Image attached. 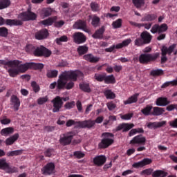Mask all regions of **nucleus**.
Segmentation results:
<instances>
[{
    "instance_id": "nucleus-25",
    "label": "nucleus",
    "mask_w": 177,
    "mask_h": 177,
    "mask_svg": "<svg viewBox=\"0 0 177 177\" xmlns=\"http://www.w3.org/2000/svg\"><path fill=\"white\" fill-rule=\"evenodd\" d=\"M167 124V121L165 120H162V121H160V122H149L148 124H147V128L150 129H158V128H161L163 126L166 125Z\"/></svg>"
},
{
    "instance_id": "nucleus-3",
    "label": "nucleus",
    "mask_w": 177,
    "mask_h": 177,
    "mask_svg": "<svg viewBox=\"0 0 177 177\" xmlns=\"http://www.w3.org/2000/svg\"><path fill=\"white\" fill-rule=\"evenodd\" d=\"M152 40V35L147 31H143L140 34V37L134 41V45L140 47L144 45L149 44Z\"/></svg>"
},
{
    "instance_id": "nucleus-64",
    "label": "nucleus",
    "mask_w": 177,
    "mask_h": 177,
    "mask_svg": "<svg viewBox=\"0 0 177 177\" xmlns=\"http://www.w3.org/2000/svg\"><path fill=\"white\" fill-rule=\"evenodd\" d=\"M153 173V169H145L142 170L140 175L150 176Z\"/></svg>"
},
{
    "instance_id": "nucleus-26",
    "label": "nucleus",
    "mask_w": 177,
    "mask_h": 177,
    "mask_svg": "<svg viewBox=\"0 0 177 177\" xmlns=\"http://www.w3.org/2000/svg\"><path fill=\"white\" fill-rule=\"evenodd\" d=\"M139 95L140 94L138 93H134L133 95L129 97L126 100H124L123 104L124 105H129L136 103L138 100Z\"/></svg>"
},
{
    "instance_id": "nucleus-30",
    "label": "nucleus",
    "mask_w": 177,
    "mask_h": 177,
    "mask_svg": "<svg viewBox=\"0 0 177 177\" xmlns=\"http://www.w3.org/2000/svg\"><path fill=\"white\" fill-rule=\"evenodd\" d=\"M104 32L105 27L104 26H102L101 28L95 30V32L92 35V37L95 39H102Z\"/></svg>"
},
{
    "instance_id": "nucleus-38",
    "label": "nucleus",
    "mask_w": 177,
    "mask_h": 177,
    "mask_svg": "<svg viewBox=\"0 0 177 177\" xmlns=\"http://www.w3.org/2000/svg\"><path fill=\"white\" fill-rule=\"evenodd\" d=\"M116 80L115 76L111 74L107 75V74L105 75V78H104V84H115Z\"/></svg>"
},
{
    "instance_id": "nucleus-40",
    "label": "nucleus",
    "mask_w": 177,
    "mask_h": 177,
    "mask_svg": "<svg viewBox=\"0 0 177 177\" xmlns=\"http://www.w3.org/2000/svg\"><path fill=\"white\" fill-rule=\"evenodd\" d=\"M88 47L86 45L79 46L77 47V53L80 56H82L88 53Z\"/></svg>"
},
{
    "instance_id": "nucleus-31",
    "label": "nucleus",
    "mask_w": 177,
    "mask_h": 177,
    "mask_svg": "<svg viewBox=\"0 0 177 177\" xmlns=\"http://www.w3.org/2000/svg\"><path fill=\"white\" fill-rule=\"evenodd\" d=\"M10 102L13 104L15 111H18L21 105L20 99L16 95H12L10 98Z\"/></svg>"
},
{
    "instance_id": "nucleus-2",
    "label": "nucleus",
    "mask_w": 177,
    "mask_h": 177,
    "mask_svg": "<svg viewBox=\"0 0 177 177\" xmlns=\"http://www.w3.org/2000/svg\"><path fill=\"white\" fill-rule=\"evenodd\" d=\"M102 140L98 144V148L100 149H104L110 147L114 143V134L111 132H103L102 133Z\"/></svg>"
},
{
    "instance_id": "nucleus-42",
    "label": "nucleus",
    "mask_w": 177,
    "mask_h": 177,
    "mask_svg": "<svg viewBox=\"0 0 177 177\" xmlns=\"http://www.w3.org/2000/svg\"><path fill=\"white\" fill-rule=\"evenodd\" d=\"M168 173L167 171H163V170H155L152 173V177H166Z\"/></svg>"
},
{
    "instance_id": "nucleus-24",
    "label": "nucleus",
    "mask_w": 177,
    "mask_h": 177,
    "mask_svg": "<svg viewBox=\"0 0 177 177\" xmlns=\"http://www.w3.org/2000/svg\"><path fill=\"white\" fill-rule=\"evenodd\" d=\"M49 32L47 29H42L35 32V39L37 40H43L48 37Z\"/></svg>"
},
{
    "instance_id": "nucleus-48",
    "label": "nucleus",
    "mask_w": 177,
    "mask_h": 177,
    "mask_svg": "<svg viewBox=\"0 0 177 177\" xmlns=\"http://www.w3.org/2000/svg\"><path fill=\"white\" fill-rule=\"evenodd\" d=\"M47 77L52 79L56 78L58 75V71L57 70H48L47 71Z\"/></svg>"
},
{
    "instance_id": "nucleus-36",
    "label": "nucleus",
    "mask_w": 177,
    "mask_h": 177,
    "mask_svg": "<svg viewBox=\"0 0 177 177\" xmlns=\"http://www.w3.org/2000/svg\"><path fill=\"white\" fill-rule=\"evenodd\" d=\"M157 19V15L156 14H146L145 16L141 19V21H153Z\"/></svg>"
},
{
    "instance_id": "nucleus-47",
    "label": "nucleus",
    "mask_w": 177,
    "mask_h": 177,
    "mask_svg": "<svg viewBox=\"0 0 177 177\" xmlns=\"http://www.w3.org/2000/svg\"><path fill=\"white\" fill-rule=\"evenodd\" d=\"M132 3L137 9L141 8L145 4V0H132Z\"/></svg>"
},
{
    "instance_id": "nucleus-7",
    "label": "nucleus",
    "mask_w": 177,
    "mask_h": 177,
    "mask_svg": "<svg viewBox=\"0 0 177 177\" xmlns=\"http://www.w3.org/2000/svg\"><path fill=\"white\" fill-rule=\"evenodd\" d=\"M19 17L23 21H29L36 20L37 16V14L31 11V7H29L27 11L21 12Z\"/></svg>"
},
{
    "instance_id": "nucleus-14",
    "label": "nucleus",
    "mask_w": 177,
    "mask_h": 177,
    "mask_svg": "<svg viewBox=\"0 0 177 177\" xmlns=\"http://www.w3.org/2000/svg\"><path fill=\"white\" fill-rule=\"evenodd\" d=\"M75 136L73 132H69L68 134H64V137L59 138V143L64 146H67L70 145L73 140V138Z\"/></svg>"
},
{
    "instance_id": "nucleus-21",
    "label": "nucleus",
    "mask_w": 177,
    "mask_h": 177,
    "mask_svg": "<svg viewBox=\"0 0 177 177\" xmlns=\"http://www.w3.org/2000/svg\"><path fill=\"white\" fill-rule=\"evenodd\" d=\"M153 162L152 159H149V158H145L140 162H136V163H133L132 167L136 169L142 168L145 166L151 165Z\"/></svg>"
},
{
    "instance_id": "nucleus-29",
    "label": "nucleus",
    "mask_w": 177,
    "mask_h": 177,
    "mask_svg": "<svg viewBox=\"0 0 177 177\" xmlns=\"http://www.w3.org/2000/svg\"><path fill=\"white\" fill-rule=\"evenodd\" d=\"M171 103L167 97H160L156 100V104L158 106H166Z\"/></svg>"
},
{
    "instance_id": "nucleus-10",
    "label": "nucleus",
    "mask_w": 177,
    "mask_h": 177,
    "mask_svg": "<svg viewBox=\"0 0 177 177\" xmlns=\"http://www.w3.org/2000/svg\"><path fill=\"white\" fill-rule=\"evenodd\" d=\"M7 25L10 26H20L23 25V21L19 19H4L0 17V26Z\"/></svg>"
},
{
    "instance_id": "nucleus-20",
    "label": "nucleus",
    "mask_w": 177,
    "mask_h": 177,
    "mask_svg": "<svg viewBox=\"0 0 177 177\" xmlns=\"http://www.w3.org/2000/svg\"><path fill=\"white\" fill-rule=\"evenodd\" d=\"M55 169V163H53V162H50L43 167V169H41V171L44 175H46V176L51 175L53 174Z\"/></svg>"
},
{
    "instance_id": "nucleus-57",
    "label": "nucleus",
    "mask_w": 177,
    "mask_h": 177,
    "mask_svg": "<svg viewBox=\"0 0 177 177\" xmlns=\"http://www.w3.org/2000/svg\"><path fill=\"white\" fill-rule=\"evenodd\" d=\"M106 106L108 110L111 111L117 107V105L113 101H111L106 103Z\"/></svg>"
},
{
    "instance_id": "nucleus-37",
    "label": "nucleus",
    "mask_w": 177,
    "mask_h": 177,
    "mask_svg": "<svg viewBox=\"0 0 177 177\" xmlns=\"http://www.w3.org/2000/svg\"><path fill=\"white\" fill-rule=\"evenodd\" d=\"M19 137V134L18 133L14 134L11 137H9L6 140V144L8 146L12 145L15 142H16Z\"/></svg>"
},
{
    "instance_id": "nucleus-56",
    "label": "nucleus",
    "mask_w": 177,
    "mask_h": 177,
    "mask_svg": "<svg viewBox=\"0 0 177 177\" xmlns=\"http://www.w3.org/2000/svg\"><path fill=\"white\" fill-rule=\"evenodd\" d=\"M91 9L93 12L100 11V6L95 2H91L90 4Z\"/></svg>"
},
{
    "instance_id": "nucleus-34",
    "label": "nucleus",
    "mask_w": 177,
    "mask_h": 177,
    "mask_svg": "<svg viewBox=\"0 0 177 177\" xmlns=\"http://www.w3.org/2000/svg\"><path fill=\"white\" fill-rule=\"evenodd\" d=\"M57 17L56 16H54L53 17H48V19L41 21V24L44 26H50L55 21H57Z\"/></svg>"
},
{
    "instance_id": "nucleus-33",
    "label": "nucleus",
    "mask_w": 177,
    "mask_h": 177,
    "mask_svg": "<svg viewBox=\"0 0 177 177\" xmlns=\"http://www.w3.org/2000/svg\"><path fill=\"white\" fill-rule=\"evenodd\" d=\"M153 106L151 104H147L145 107L141 109L140 112L145 116L152 115Z\"/></svg>"
},
{
    "instance_id": "nucleus-59",
    "label": "nucleus",
    "mask_w": 177,
    "mask_h": 177,
    "mask_svg": "<svg viewBox=\"0 0 177 177\" xmlns=\"http://www.w3.org/2000/svg\"><path fill=\"white\" fill-rule=\"evenodd\" d=\"M31 86L32 87L35 93H37L39 92V91H40L39 85L35 81L32 82Z\"/></svg>"
},
{
    "instance_id": "nucleus-39",
    "label": "nucleus",
    "mask_w": 177,
    "mask_h": 177,
    "mask_svg": "<svg viewBox=\"0 0 177 177\" xmlns=\"http://www.w3.org/2000/svg\"><path fill=\"white\" fill-rule=\"evenodd\" d=\"M14 133V128L9 127L1 129V134L2 136H8Z\"/></svg>"
},
{
    "instance_id": "nucleus-55",
    "label": "nucleus",
    "mask_w": 177,
    "mask_h": 177,
    "mask_svg": "<svg viewBox=\"0 0 177 177\" xmlns=\"http://www.w3.org/2000/svg\"><path fill=\"white\" fill-rule=\"evenodd\" d=\"M8 35V29L6 27H0V37L6 38Z\"/></svg>"
},
{
    "instance_id": "nucleus-8",
    "label": "nucleus",
    "mask_w": 177,
    "mask_h": 177,
    "mask_svg": "<svg viewBox=\"0 0 177 177\" xmlns=\"http://www.w3.org/2000/svg\"><path fill=\"white\" fill-rule=\"evenodd\" d=\"M52 55V52L50 50L48 49L44 46H40L39 47H36L34 56L37 57H49Z\"/></svg>"
},
{
    "instance_id": "nucleus-58",
    "label": "nucleus",
    "mask_w": 177,
    "mask_h": 177,
    "mask_svg": "<svg viewBox=\"0 0 177 177\" xmlns=\"http://www.w3.org/2000/svg\"><path fill=\"white\" fill-rule=\"evenodd\" d=\"M133 116V113H128L120 116V118L124 120H130Z\"/></svg>"
},
{
    "instance_id": "nucleus-60",
    "label": "nucleus",
    "mask_w": 177,
    "mask_h": 177,
    "mask_svg": "<svg viewBox=\"0 0 177 177\" xmlns=\"http://www.w3.org/2000/svg\"><path fill=\"white\" fill-rule=\"evenodd\" d=\"M65 24L64 20L54 21V26L57 28H61Z\"/></svg>"
},
{
    "instance_id": "nucleus-15",
    "label": "nucleus",
    "mask_w": 177,
    "mask_h": 177,
    "mask_svg": "<svg viewBox=\"0 0 177 177\" xmlns=\"http://www.w3.org/2000/svg\"><path fill=\"white\" fill-rule=\"evenodd\" d=\"M0 169H8V174H13L18 172V169L17 167H10L9 163H7L5 159H0Z\"/></svg>"
},
{
    "instance_id": "nucleus-61",
    "label": "nucleus",
    "mask_w": 177,
    "mask_h": 177,
    "mask_svg": "<svg viewBox=\"0 0 177 177\" xmlns=\"http://www.w3.org/2000/svg\"><path fill=\"white\" fill-rule=\"evenodd\" d=\"M73 156L77 159H81L85 156V153H83V152H81V151H75L73 152Z\"/></svg>"
},
{
    "instance_id": "nucleus-6",
    "label": "nucleus",
    "mask_w": 177,
    "mask_h": 177,
    "mask_svg": "<svg viewBox=\"0 0 177 177\" xmlns=\"http://www.w3.org/2000/svg\"><path fill=\"white\" fill-rule=\"evenodd\" d=\"M131 42V39H127L123 40L121 43L117 44H113L110 47L105 48V52L106 53H115V49L116 50H120L122 49L124 47L128 46Z\"/></svg>"
},
{
    "instance_id": "nucleus-63",
    "label": "nucleus",
    "mask_w": 177,
    "mask_h": 177,
    "mask_svg": "<svg viewBox=\"0 0 177 177\" xmlns=\"http://www.w3.org/2000/svg\"><path fill=\"white\" fill-rule=\"evenodd\" d=\"M53 152V148H48V149H46V151H44V156L50 158Z\"/></svg>"
},
{
    "instance_id": "nucleus-52",
    "label": "nucleus",
    "mask_w": 177,
    "mask_h": 177,
    "mask_svg": "<svg viewBox=\"0 0 177 177\" xmlns=\"http://www.w3.org/2000/svg\"><path fill=\"white\" fill-rule=\"evenodd\" d=\"M36 50V46L32 45V44H28L26 46V53L30 54V55H34L35 52Z\"/></svg>"
},
{
    "instance_id": "nucleus-13",
    "label": "nucleus",
    "mask_w": 177,
    "mask_h": 177,
    "mask_svg": "<svg viewBox=\"0 0 177 177\" xmlns=\"http://www.w3.org/2000/svg\"><path fill=\"white\" fill-rule=\"evenodd\" d=\"M86 41V36L81 32H76L73 34V42L75 44L80 45L84 44Z\"/></svg>"
},
{
    "instance_id": "nucleus-28",
    "label": "nucleus",
    "mask_w": 177,
    "mask_h": 177,
    "mask_svg": "<svg viewBox=\"0 0 177 177\" xmlns=\"http://www.w3.org/2000/svg\"><path fill=\"white\" fill-rule=\"evenodd\" d=\"M83 59L91 63V64H96L100 60V58L99 57H95L91 53L86 54L83 56Z\"/></svg>"
},
{
    "instance_id": "nucleus-32",
    "label": "nucleus",
    "mask_w": 177,
    "mask_h": 177,
    "mask_svg": "<svg viewBox=\"0 0 177 177\" xmlns=\"http://www.w3.org/2000/svg\"><path fill=\"white\" fill-rule=\"evenodd\" d=\"M151 115L160 116L165 112V109L163 107L154 106L152 108Z\"/></svg>"
},
{
    "instance_id": "nucleus-43",
    "label": "nucleus",
    "mask_w": 177,
    "mask_h": 177,
    "mask_svg": "<svg viewBox=\"0 0 177 177\" xmlns=\"http://www.w3.org/2000/svg\"><path fill=\"white\" fill-rule=\"evenodd\" d=\"M104 95L106 99L113 100L115 98V94L110 89L104 90Z\"/></svg>"
},
{
    "instance_id": "nucleus-16",
    "label": "nucleus",
    "mask_w": 177,
    "mask_h": 177,
    "mask_svg": "<svg viewBox=\"0 0 177 177\" xmlns=\"http://www.w3.org/2000/svg\"><path fill=\"white\" fill-rule=\"evenodd\" d=\"M135 127L133 123H125L122 122L119 124L115 127V131H120L122 130V133L127 132L130 131L131 129H133Z\"/></svg>"
},
{
    "instance_id": "nucleus-62",
    "label": "nucleus",
    "mask_w": 177,
    "mask_h": 177,
    "mask_svg": "<svg viewBox=\"0 0 177 177\" xmlns=\"http://www.w3.org/2000/svg\"><path fill=\"white\" fill-rule=\"evenodd\" d=\"M75 106V102L72 101V102H68L65 103V109L70 110L73 109Z\"/></svg>"
},
{
    "instance_id": "nucleus-44",
    "label": "nucleus",
    "mask_w": 177,
    "mask_h": 177,
    "mask_svg": "<svg viewBox=\"0 0 177 177\" xmlns=\"http://www.w3.org/2000/svg\"><path fill=\"white\" fill-rule=\"evenodd\" d=\"M106 73H95L94 79L98 82H102L105 81Z\"/></svg>"
},
{
    "instance_id": "nucleus-45",
    "label": "nucleus",
    "mask_w": 177,
    "mask_h": 177,
    "mask_svg": "<svg viewBox=\"0 0 177 177\" xmlns=\"http://www.w3.org/2000/svg\"><path fill=\"white\" fill-rule=\"evenodd\" d=\"M68 41V38L66 35H62L57 39H55V43L57 45L61 46L62 43H66Z\"/></svg>"
},
{
    "instance_id": "nucleus-35",
    "label": "nucleus",
    "mask_w": 177,
    "mask_h": 177,
    "mask_svg": "<svg viewBox=\"0 0 177 177\" xmlns=\"http://www.w3.org/2000/svg\"><path fill=\"white\" fill-rule=\"evenodd\" d=\"M79 88H80V90L84 93H90L91 92L89 83L82 82L79 84Z\"/></svg>"
},
{
    "instance_id": "nucleus-5",
    "label": "nucleus",
    "mask_w": 177,
    "mask_h": 177,
    "mask_svg": "<svg viewBox=\"0 0 177 177\" xmlns=\"http://www.w3.org/2000/svg\"><path fill=\"white\" fill-rule=\"evenodd\" d=\"M62 74L65 77L66 81L77 82L79 77H84L83 73L79 70L65 71Z\"/></svg>"
},
{
    "instance_id": "nucleus-22",
    "label": "nucleus",
    "mask_w": 177,
    "mask_h": 177,
    "mask_svg": "<svg viewBox=\"0 0 177 177\" xmlns=\"http://www.w3.org/2000/svg\"><path fill=\"white\" fill-rule=\"evenodd\" d=\"M176 48V44H175L169 46V47H167L166 46H163L161 48V55L167 56V55H168L169 56H171Z\"/></svg>"
},
{
    "instance_id": "nucleus-50",
    "label": "nucleus",
    "mask_w": 177,
    "mask_h": 177,
    "mask_svg": "<svg viewBox=\"0 0 177 177\" xmlns=\"http://www.w3.org/2000/svg\"><path fill=\"white\" fill-rule=\"evenodd\" d=\"M31 69L42 70L44 68V64L42 63L30 62Z\"/></svg>"
},
{
    "instance_id": "nucleus-17",
    "label": "nucleus",
    "mask_w": 177,
    "mask_h": 177,
    "mask_svg": "<svg viewBox=\"0 0 177 177\" xmlns=\"http://www.w3.org/2000/svg\"><path fill=\"white\" fill-rule=\"evenodd\" d=\"M73 29L82 30L86 32H89V30L87 28L86 22L84 20L79 19L73 24Z\"/></svg>"
},
{
    "instance_id": "nucleus-23",
    "label": "nucleus",
    "mask_w": 177,
    "mask_h": 177,
    "mask_svg": "<svg viewBox=\"0 0 177 177\" xmlns=\"http://www.w3.org/2000/svg\"><path fill=\"white\" fill-rule=\"evenodd\" d=\"M66 79L64 75L61 73L59 77H58V80L57 81V90H62L66 88Z\"/></svg>"
},
{
    "instance_id": "nucleus-41",
    "label": "nucleus",
    "mask_w": 177,
    "mask_h": 177,
    "mask_svg": "<svg viewBox=\"0 0 177 177\" xmlns=\"http://www.w3.org/2000/svg\"><path fill=\"white\" fill-rule=\"evenodd\" d=\"M53 13V10L50 8H44L42 9L41 12V16L43 17H48L51 16Z\"/></svg>"
},
{
    "instance_id": "nucleus-4",
    "label": "nucleus",
    "mask_w": 177,
    "mask_h": 177,
    "mask_svg": "<svg viewBox=\"0 0 177 177\" xmlns=\"http://www.w3.org/2000/svg\"><path fill=\"white\" fill-rule=\"evenodd\" d=\"M160 57L159 53H142L139 56V62L141 64H149L150 62H155Z\"/></svg>"
},
{
    "instance_id": "nucleus-46",
    "label": "nucleus",
    "mask_w": 177,
    "mask_h": 177,
    "mask_svg": "<svg viewBox=\"0 0 177 177\" xmlns=\"http://www.w3.org/2000/svg\"><path fill=\"white\" fill-rule=\"evenodd\" d=\"M10 4V0H0V10L8 8Z\"/></svg>"
},
{
    "instance_id": "nucleus-1",
    "label": "nucleus",
    "mask_w": 177,
    "mask_h": 177,
    "mask_svg": "<svg viewBox=\"0 0 177 177\" xmlns=\"http://www.w3.org/2000/svg\"><path fill=\"white\" fill-rule=\"evenodd\" d=\"M31 69V62L14 66L8 70V73L11 77H16L19 73H24L28 70Z\"/></svg>"
},
{
    "instance_id": "nucleus-9",
    "label": "nucleus",
    "mask_w": 177,
    "mask_h": 177,
    "mask_svg": "<svg viewBox=\"0 0 177 177\" xmlns=\"http://www.w3.org/2000/svg\"><path fill=\"white\" fill-rule=\"evenodd\" d=\"M147 139L144 137L142 134H138V136H135L129 141V145L132 147L145 146L146 145Z\"/></svg>"
},
{
    "instance_id": "nucleus-18",
    "label": "nucleus",
    "mask_w": 177,
    "mask_h": 177,
    "mask_svg": "<svg viewBox=\"0 0 177 177\" xmlns=\"http://www.w3.org/2000/svg\"><path fill=\"white\" fill-rule=\"evenodd\" d=\"M21 62L19 60H8V59H0V66H8L9 68H12L14 66H18Z\"/></svg>"
},
{
    "instance_id": "nucleus-27",
    "label": "nucleus",
    "mask_w": 177,
    "mask_h": 177,
    "mask_svg": "<svg viewBox=\"0 0 177 177\" xmlns=\"http://www.w3.org/2000/svg\"><path fill=\"white\" fill-rule=\"evenodd\" d=\"M106 158L104 155H100L93 158V164L97 167L102 166L105 164Z\"/></svg>"
},
{
    "instance_id": "nucleus-53",
    "label": "nucleus",
    "mask_w": 177,
    "mask_h": 177,
    "mask_svg": "<svg viewBox=\"0 0 177 177\" xmlns=\"http://www.w3.org/2000/svg\"><path fill=\"white\" fill-rule=\"evenodd\" d=\"M23 153L22 149H19L17 151H10V152H7L6 156L8 157H13L15 156H20Z\"/></svg>"
},
{
    "instance_id": "nucleus-49",
    "label": "nucleus",
    "mask_w": 177,
    "mask_h": 177,
    "mask_svg": "<svg viewBox=\"0 0 177 177\" xmlns=\"http://www.w3.org/2000/svg\"><path fill=\"white\" fill-rule=\"evenodd\" d=\"M100 18L97 17V15H93L92 19H91V25L94 28H97L100 26Z\"/></svg>"
},
{
    "instance_id": "nucleus-54",
    "label": "nucleus",
    "mask_w": 177,
    "mask_h": 177,
    "mask_svg": "<svg viewBox=\"0 0 177 177\" xmlns=\"http://www.w3.org/2000/svg\"><path fill=\"white\" fill-rule=\"evenodd\" d=\"M122 26V19H118L117 20L113 21L112 26L114 29L120 28Z\"/></svg>"
},
{
    "instance_id": "nucleus-19",
    "label": "nucleus",
    "mask_w": 177,
    "mask_h": 177,
    "mask_svg": "<svg viewBox=\"0 0 177 177\" xmlns=\"http://www.w3.org/2000/svg\"><path fill=\"white\" fill-rule=\"evenodd\" d=\"M95 126V120L88 119L83 121H77V127L83 129H91Z\"/></svg>"
},
{
    "instance_id": "nucleus-11",
    "label": "nucleus",
    "mask_w": 177,
    "mask_h": 177,
    "mask_svg": "<svg viewBox=\"0 0 177 177\" xmlns=\"http://www.w3.org/2000/svg\"><path fill=\"white\" fill-rule=\"evenodd\" d=\"M51 103H53V113L59 112L64 104L62 97L59 95L55 96V97L51 100Z\"/></svg>"
},
{
    "instance_id": "nucleus-51",
    "label": "nucleus",
    "mask_w": 177,
    "mask_h": 177,
    "mask_svg": "<svg viewBox=\"0 0 177 177\" xmlns=\"http://www.w3.org/2000/svg\"><path fill=\"white\" fill-rule=\"evenodd\" d=\"M164 74L162 69H154L150 71V75L153 77L160 76Z\"/></svg>"
},
{
    "instance_id": "nucleus-12",
    "label": "nucleus",
    "mask_w": 177,
    "mask_h": 177,
    "mask_svg": "<svg viewBox=\"0 0 177 177\" xmlns=\"http://www.w3.org/2000/svg\"><path fill=\"white\" fill-rule=\"evenodd\" d=\"M168 30V26L166 24H162L160 26L159 24H154L151 28V32L152 34H161L166 32Z\"/></svg>"
}]
</instances>
